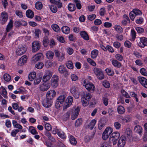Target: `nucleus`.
Masks as SVG:
<instances>
[{
	"label": "nucleus",
	"mask_w": 147,
	"mask_h": 147,
	"mask_svg": "<svg viewBox=\"0 0 147 147\" xmlns=\"http://www.w3.org/2000/svg\"><path fill=\"white\" fill-rule=\"evenodd\" d=\"M58 136L62 138H65L66 136L65 134L63 131H59L57 132Z\"/></svg>",
	"instance_id": "864d4df0"
},
{
	"label": "nucleus",
	"mask_w": 147,
	"mask_h": 147,
	"mask_svg": "<svg viewBox=\"0 0 147 147\" xmlns=\"http://www.w3.org/2000/svg\"><path fill=\"white\" fill-rule=\"evenodd\" d=\"M114 28L115 30L118 32L121 33L123 32V28L119 25H116L115 26Z\"/></svg>",
	"instance_id": "37998d69"
},
{
	"label": "nucleus",
	"mask_w": 147,
	"mask_h": 147,
	"mask_svg": "<svg viewBox=\"0 0 147 147\" xmlns=\"http://www.w3.org/2000/svg\"><path fill=\"white\" fill-rule=\"evenodd\" d=\"M42 78L39 77L37 78L36 80H34V83L35 85L38 84L40 82Z\"/></svg>",
	"instance_id": "338daca9"
},
{
	"label": "nucleus",
	"mask_w": 147,
	"mask_h": 147,
	"mask_svg": "<svg viewBox=\"0 0 147 147\" xmlns=\"http://www.w3.org/2000/svg\"><path fill=\"white\" fill-rule=\"evenodd\" d=\"M61 29L62 32L66 34H69L70 32L69 28L67 26L63 27Z\"/></svg>",
	"instance_id": "7c9ffc66"
},
{
	"label": "nucleus",
	"mask_w": 147,
	"mask_h": 147,
	"mask_svg": "<svg viewBox=\"0 0 147 147\" xmlns=\"http://www.w3.org/2000/svg\"><path fill=\"white\" fill-rule=\"evenodd\" d=\"M53 74V72L50 71H46L42 78L43 82H46L49 81L52 77Z\"/></svg>",
	"instance_id": "0eeeda50"
},
{
	"label": "nucleus",
	"mask_w": 147,
	"mask_h": 147,
	"mask_svg": "<svg viewBox=\"0 0 147 147\" xmlns=\"http://www.w3.org/2000/svg\"><path fill=\"white\" fill-rule=\"evenodd\" d=\"M93 71L96 76L102 71L101 68L96 67H95L94 68Z\"/></svg>",
	"instance_id": "79ce46f5"
},
{
	"label": "nucleus",
	"mask_w": 147,
	"mask_h": 147,
	"mask_svg": "<svg viewBox=\"0 0 147 147\" xmlns=\"http://www.w3.org/2000/svg\"><path fill=\"white\" fill-rule=\"evenodd\" d=\"M51 28L55 32H58L60 31V29L59 26L56 24H52L51 25Z\"/></svg>",
	"instance_id": "473e14b6"
},
{
	"label": "nucleus",
	"mask_w": 147,
	"mask_h": 147,
	"mask_svg": "<svg viewBox=\"0 0 147 147\" xmlns=\"http://www.w3.org/2000/svg\"><path fill=\"white\" fill-rule=\"evenodd\" d=\"M140 42L139 43L138 46L140 47L144 48L147 46V38L145 37H141L140 38Z\"/></svg>",
	"instance_id": "4468645a"
},
{
	"label": "nucleus",
	"mask_w": 147,
	"mask_h": 147,
	"mask_svg": "<svg viewBox=\"0 0 147 147\" xmlns=\"http://www.w3.org/2000/svg\"><path fill=\"white\" fill-rule=\"evenodd\" d=\"M27 57L24 55L22 57L19 59L18 61V64L19 66H22L24 65L26 62Z\"/></svg>",
	"instance_id": "a211bd4d"
},
{
	"label": "nucleus",
	"mask_w": 147,
	"mask_h": 147,
	"mask_svg": "<svg viewBox=\"0 0 147 147\" xmlns=\"http://www.w3.org/2000/svg\"><path fill=\"white\" fill-rule=\"evenodd\" d=\"M55 56L57 58L58 61L60 62H62L65 59V54L62 53H60L57 50H55L54 51Z\"/></svg>",
	"instance_id": "6e6552de"
},
{
	"label": "nucleus",
	"mask_w": 147,
	"mask_h": 147,
	"mask_svg": "<svg viewBox=\"0 0 147 147\" xmlns=\"http://www.w3.org/2000/svg\"><path fill=\"white\" fill-rule=\"evenodd\" d=\"M50 88V85L48 84L43 83L40 85V89L41 91H47Z\"/></svg>",
	"instance_id": "f3484780"
},
{
	"label": "nucleus",
	"mask_w": 147,
	"mask_h": 147,
	"mask_svg": "<svg viewBox=\"0 0 147 147\" xmlns=\"http://www.w3.org/2000/svg\"><path fill=\"white\" fill-rule=\"evenodd\" d=\"M66 69L65 67L63 65H61L58 68L59 72L61 74H62Z\"/></svg>",
	"instance_id": "58836bf2"
},
{
	"label": "nucleus",
	"mask_w": 147,
	"mask_h": 147,
	"mask_svg": "<svg viewBox=\"0 0 147 147\" xmlns=\"http://www.w3.org/2000/svg\"><path fill=\"white\" fill-rule=\"evenodd\" d=\"M36 77V74L35 72L31 73L29 75L28 79L30 81H32Z\"/></svg>",
	"instance_id": "c9c22d12"
},
{
	"label": "nucleus",
	"mask_w": 147,
	"mask_h": 147,
	"mask_svg": "<svg viewBox=\"0 0 147 147\" xmlns=\"http://www.w3.org/2000/svg\"><path fill=\"white\" fill-rule=\"evenodd\" d=\"M43 67V63L41 62H39L38 63L36 64L35 65V67L38 69H41Z\"/></svg>",
	"instance_id": "680f3d73"
},
{
	"label": "nucleus",
	"mask_w": 147,
	"mask_h": 147,
	"mask_svg": "<svg viewBox=\"0 0 147 147\" xmlns=\"http://www.w3.org/2000/svg\"><path fill=\"white\" fill-rule=\"evenodd\" d=\"M8 18V16L7 13L5 11L2 12L1 14V24H4L7 21Z\"/></svg>",
	"instance_id": "ddd939ff"
},
{
	"label": "nucleus",
	"mask_w": 147,
	"mask_h": 147,
	"mask_svg": "<svg viewBox=\"0 0 147 147\" xmlns=\"http://www.w3.org/2000/svg\"><path fill=\"white\" fill-rule=\"evenodd\" d=\"M96 76L99 80H102L104 78L105 76L103 71L97 74Z\"/></svg>",
	"instance_id": "de8ad7c7"
},
{
	"label": "nucleus",
	"mask_w": 147,
	"mask_h": 147,
	"mask_svg": "<svg viewBox=\"0 0 147 147\" xmlns=\"http://www.w3.org/2000/svg\"><path fill=\"white\" fill-rule=\"evenodd\" d=\"M68 9L71 11H73L76 9V7L75 5L71 3H69L68 7Z\"/></svg>",
	"instance_id": "4c0bfd02"
},
{
	"label": "nucleus",
	"mask_w": 147,
	"mask_h": 147,
	"mask_svg": "<svg viewBox=\"0 0 147 147\" xmlns=\"http://www.w3.org/2000/svg\"><path fill=\"white\" fill-rule=\"evenodd\" d=\"M66 98V96L64 95H61L58 98L55 103V106L57 109L62 106Z\"/></svg>",
	"instance_id": "7ed1b4c3"
},
{
	"label": "nucleus",
	"mask_w": 147,
	"mask_h": 147,
	"mask_svg": "<svg viewBox=\"0 0 147 147\" xmlns=\"http://www.w3.org/2000/svg\"><path fill=\"white\" fill-rule=\"evenodd\" d=\"M4 80L6 81L9 82L11 79V77L10 75L7 74H5L3 76Z\"/></svg>",
	"instance_id": "3c124183"
},
{
	"label": "nucleus",
	"mask_w": 147,
	"mask_h": 147,
	"mask_svg": "<svg viewBox=\"0 0 147 147\" xmlns=\"http://www.w3.org/2000/svg\"><path fill=\"white\" fill-rule=\"evenodd\" d=\"M34 127L32 126H30L29 128L30 131L31 133L33 135L37 134L38 133L36 131L34 128Z\"/></svg>",
	"instance_id": "5fc2aeb1"
},
{
	"label": "nucleus",
	"mask_w": 147,
	"mask_h": 147,
	"mask_svg": "<svg viewBox=\"0 0 147 147\" xmlns=\"http://www.w3.org/2000/svg\"><path fill=\"white\" fill-rule=\"evenodd\" d=\"M84 99L85 100H87L88 102L90 100L91 98V95L89 93L84 94Z\"/></svg>",
	"instance_id": "603ef678"
},
{
	"label": "nucleus",
	"mask_w": 147,
	"mask_h": 147,
	"mask_svg": "<svg viewBox=\"0 0 147 147\" xmlns=\"http://www.w3.org/2000/svg\"><path fill=\"white\" fill-rule=\"evenodd\" d=\"M132 11L135 14V16L141 15L142 14L141 11L139 9H134Z\"/></svg>",
	"instance_id": "c03bdc74"
},
{
	"label": "nucleus",
	"mask_w": 147,
	"mask_h": 147,
	"mask_svg": "<svg viewBox=\"0 0 147 147\" xmlns=\"http://www.w3.org/2000/svg\"><path fill=\"white\" fill-rule=\"evenodd\" d=\"M40 47V43L37 41H34L32 43V51L36 52L39 50Z\"/></svg>",
	"instance_id": "9d476101"
},
{
	"label": "nucleus",
	"mask_w": 147,
	"mask_h": 147,
	"mask_svg": "<svg viewBox=\"0 0 147 147\" xmlns=\"http://www.w3.org/2000/svg\"><path fill=\"white\" fill-rule=\"evenodd\" d=\"M49 6L52 12L55 13L57 12V9L56 6H55L53 5H49Z\"/></svg>",
	"instance_id": "a19ab883"
},
{
	"label": "nucleus",
	"mask_w": 147,
	"mask_h": 147,
	"mask_svg": "<svg viewBox=\"0 0 147 147\" xmlns=\"http://www.w3.org/2000/svg\"><path fill=\"white\" fill-rule=\"evenodd\" d=\"M80 108L79 107H73L71 109V118L72 120H74L76 119L79 113Z\"/></svg>",
	"instance_id": "f03ea898"
},
{
	"label": "nucleus",
	"mask_w": 147,
	"mask_h": 147,
	"mask_svg": "<svg viewBox=\"0 0 147 147\" xmlns=\"http://www.w3.org/2000/svg\"><path fill=\"white\" fill-rule=\"evenodd\" d=\"M70 111H68L65 113L63 116V119L64 120H67L70 116Z\"/></svg>",
	"instance_id": "a18cd8bd"
},
{
	"label": "nucleus",
	"mask_w": 147,
	"mask_h": 147,
	"mask_svg": "<svg viewBox=\"0 0 147 147\" xmlns=\"http://www.w3.org/2000/svg\"><path fill=\"white\" fill-rule=\"evenodd\" d=\"M70 92L73 95L78 98L79 97L78 89L76 86H72L70 89Z\"/></svg>",
	"instance_id": "f8f14e48"
},
{
	"label": "nucleus",
	"mask_w": 147,
	"mask_h": 147,
	"mask_svg": "<svg viewBox=\"0 0 147 147\" xmlns=\"http://www.w3.org/2000/svg\"><path fill=\"white\" fill-rule=\"evenodd\" d=\"M85 88L88 90H93L94 89V84L91 83L86 84L85 85Z\"/></svg>",
	"instance_id": "4be33fe9"
},
{
	"label": "nucleus",
	"mask_w": 147,
	"mask_h": 147,
	"mask_svg": "<svg viewBox=\"0 0 147 147\" xmlns=\"http://www.w3.org/2000/svg\"><path fill=\"white\" fill-rule=\"evenodd\" d=\"M71 78L73 81H76L78 79V76L74 74H71Z\"/></svg>",
	"instance_id": "69168bd1"
},
{
	"label": "nucleus",
	"mask_w": 147,
	"mask_h": 147,
	"mask_svg": "<svg viewBox=\"0 0 147 147\" xmlns=\"http://www.w3.org/2000/svg\"><path fill=\"white\" fill-rule=\"evenodd\" d=\"M73 97L72 96L68 97L63 107L64 110L67 109L71 105L73 101Z\"/></svg>",
	"instance_id": "1a4fd4ad"
},
{
	"label": "nucleus",
	"mask_w": 147,
	"mask_h": 147,
	"mask_svg": "<svg viewBox=\"0 0 147 147\" xmlns=\"http://www.w3.org/2000/svg\"><path fill=\"white\" fill-rule=\"evenodd\" d=\"M87 61L92 65L95 66L96 65V64L95 62L91 59L89 58L87 59Z\"/></svg>",
	"instance_id": "e2e57ef3"
},
{
	"label": "nucleus",
	"mask_w": 147,
	"mask_h": 147,
	"mask_svg": "<svg viewBox=\"0 0 147 147\" xmlns=\"http://www.w3.org/2000/svg\"><path fill=\"white\" fill-rule=\"evenodd\" d=\"M140 71L142 75L145 76H147V71L145 68H142L140 69Z\"/></svg>",
	"instance_id": "8fccbe9b"
},
{
	"label": "nucleus",
	"mask_w": 147,
	"mask_h": 147,
	"mask_svg": "<svg viewBox=\"0 0 147 147\" xmlns=\"http://www.w3.org/2000/svg\"><path fill=\"white\" fill-rule=\"evenodd\" d=\"M120 137V133L117 131L114 132L110 135L109 140L111 142H112L113 145H115L117 143V141Z\"/></svg>",
	"instance_id": "f257e3e1"
},
{
	"label": "nucleus",
	"mask_w": 147,
	"mask_h": 147,
	"mask_svg": "<svg viewBox=\"0 0 147 147\" xmlns=\"http://www.w3.org/2000/svg\"><path fill=\"white\" fill-rule=\"evenodd\" d=\"M42 4L40 2L38 1L35 3V8L38 10H41L42 8Z\"/></svg>",
	"instance_id": "f704fd0d"
},
{
	"label": "nucleus",
	"mask_w": 147,
	"mask_h": 147,
	"mask_svg": "<svg viewBox=\"0 0 147 147\" xmlns=\"http://www.w3.org/2000/svg\"><path fill=\"white\" fill-rule=\"evenodd\" d=\"M115 57L116 59L119 61H121L123 59L122 56L119 54H116Z\"/></svg>",
	"instance_id": "774afa93"
},
{
	"label": "nucleus",
	"mask_w": 147,
	"mask_h": 147,
	"mask_svg": "<svg viewBox=\"0 0 147 147\" xmlns=\"http://www.w3.org/2000/svg\"><path fill=\"white\" fill-rule=\"evenodd\" d=\"M56 92L54 90H50L48 91L46 94V98L48 99L52 100V99L55 96Z\"/></svg>",
	"instance_id": "9b49d317"
},
{
	"label": "nucleus",
	"mask_w": 147,
	"mask_h": 147,
	"mask_svg": "<svg viewBox=\"0 0 147 147\" xmlns=\"http://www.w3.org/2000/svg\"><path fill=\"white\" fill-rule=\"evenodd\" d=\"M19 131V130L18 129L13 130L11 133V135L13 137H15L16 134Z\"/></svg>",
	"instance_id": "bf43d9fd"
},
{
	"label": "nucleus",
	"mask_w": 147,
	"mask_h": 147,
	"mask_svg": "<svg viewBox=\"0 0 147 147\" xmlns=\"http://www.w3.org/2000/svg\"><path fill=\"white\" fill-rule=\"evenodd\" d=\"M112 64L115 67L120 68L121 66V63L117 60L114 59H112L111 60Z\"/></svg>",
	"instance_id": "aec40b11"
},
{
	"label": "nucleus",
	"mask_w": 147,
	"mask_h": 147,
	"mask_svg": "<svg viewBox=\"0 0 147 147\" xmlns=\"http://www.w3.org/2000/svg\"><path fill=\"white\" fill-rule=\"evenodd\" d=\"M52 103V100L48 99L46 98V99L44 100L42 102L43 105L45 107L49 108L50 107Z\"/></svg>",
	"instance_id": "2eb2a0df"
},
{
	"label": "nucleus",
	"mask_w": 147,
	"mask_h": 147,
	"mask_svg": "<svg viewBox=\"0 0 147 147\" xmlns=\"http://www.w3.org/2000/svg\"><path fill=\"white\" fill-rule=\"evenodd\" d=\"M113 132V129L110 127H107L102 134V138L104 140H106L109 137Z\"/></svg>",
	"instance_id": "20e7f679"
},
{
	"label": "nucleus",
	"mask_w": 147,
	"mask_h": 147,
	"mask_svg": "<svg viewBox=\"0 0 147 147\" xmlns=\"http://www.w3.org/2000/svg\"><path fill=\"white\" fill-rule=\"evenodd\" d=\"M114 126L116 129H119L121 127V124L118 122H115L114 123Z\"/></svg>",
	"instance_id": "4d7b16f0"
},
{
	"label": "nucleus",
	"mask_w": 147,
	"mask_h": 147,
	"mask_svg": "<svg viewBox=\"0 0 147 147\" xmlns=\"http://www.w3.org/2000/svg\"><path fill=\"white\" fill-rule=\"evenodd\" d=\"M129 17L131 20L132 21H133L134 20L136 16H135V14L132 11H131L129 13Z\"/></svg>",
	"instance_id": "0e129e2a"
},
{
	"label": "nucleus",
	"mask_w": 147,
	"mask_h": 147,
	"mask_svg": "<svg viewBox=\"0 0 147 147\" xmlns=\"http://www.w3.org/2000/svg\"><path fill=\"white\" fill-rule=\"evenodd\" d=\"M117 111L119 114H123L125 112L124 108L122 106H119L117 108Z\"/></svg>",
	"instance_id": "bb28decb"
},
{
	"label": "nucleus",
	"mask_w": 147,
	"mask_h": 147,
	"mask_svg": "<svg viewBox=\"0 0 147 147\" xmlns=\"http://www.w3.org/2000/svg\"><path fill=\"white\" fill-rule=\"evenodd\" d=\"M98 51L96 49H94L92 51L91 53V57L92 59L96 58L98 54Z\"/></svg>",
	"instance_id": "2f4dec72"
},
{
	"label": "nucleus",
	"mask_w": 147,
	"mask_h": 147,
	"mask_svg": "<svg viewBox=\"0 0 147 147\" xmlns=\"http://www.w3.org/2000/svg\"><path fill=\"white\" fill-rule=\"evenodd\" d=\"M26 15L28 18H32L34 17V13L32 10L28 9L26 11Z\"/></svg>",
	"instance_id": "cd10ccee"
},
{
	"label": "nucleus",
	"mask_w": 147,
	"mask_h": 147,
	"mask_svg": "<svg viewBox=\"0 0 147 147\" xmlns=\"http://www.w3.org/2000/svg\"><path fill=\"white\" fill-rule=\"evenodd\" d=\"M26 51V46L25 45H20L17 49L16 53L17 55L20 56L24 54Z\"/></svg>",
	"instance_id": "423d86ee"
},
{
	"label": "nucleus",
	"mask_w": 147,
	"mask_h": 147,
	"mask_svg": "<svg viewBox=\"0 0 147 147\" xmlns=\"http://www.w3.org/2000/svg\"><path fill=\"white\" fill-rule=\"evenodd\" d=\"M59 77L56 75H53L51 80V85L53 88H56L59 84Z\"/></svg>",
	"instance_id": "39448f33"
},
{
	"label": "nucleus",
	"mask_w": 147,
	"mask_h": 147,
	"mask_svg": "<svg viewBox=\"0 0 147 147\" xmlns=\"http://www.w3.org/2000/svg\"><path fill=\"white\" fill-rule=\"evenodd\" d=\"M105 71L107 74L110 76H113L114 74V71L111 68H107Z\"/></svg>",
	"instance_id": "72a5a7b5"
},
{
	"label": "nucleus",
	"mask_w": 147,
	"mask_h": 147,
	"mask_svg": "<svg viewBox=\"0 0 147 147\" xmlns=\"http://www.w3.org/2000/svg\"><path fill=\"white\" fill-rule=\"evenodd\" d=\"M126 133L128 138L130 139L132 136V132L130 128H127L126 129Z\"/></svg>",
	"instance_id": "c756f323"
},
{
	"label": "nucleus",
	"mask_w": 147,
	"mask_h": 147,
	"mask_svg": "<svg viewBox=\"0 0 147 147\" xmlns=\"http://www.w3.org/2000/svg\"><path fill=\"white\" fill-rule=\"evenodd\" d=\"M135 29L137 32L139 33H142L144 32V31L143 28L139 27H136Z\"/></svg>",
	"instance_id": "6e6d98bb"
},
{
	"label": "nucleus",
	"mask_w": 147,
	"mask_h": 147,
	"mask_svg": "<svg viewBox=\"0 0 147 147\" xmlns=\"http://www.w3.org/2000/svg\"><path fill=\"white\" fill-rule=\"evenodd\" d=\"M82 119L81 118L78 119L76 121L75 123V125L76 127H78L82 124Z\"/></svg>",
	"instance_id": "09e8293b"
},
{
	"label": "nucleus",
	"mask_w": 147,
	"mask_h": 147,
	"mask_svg": "<svg viewBox=\"0 0 147 147\" xmlns=\"http://www.w3.org/2000/svg\"><path fill=\"white\" fill-rule=\"evenodd\" d=\"M142 130L143 129L139 125L136 126L134 129V131L135 132L138 134L140 135H142Z\"/></svg>",
	"instance_id": "412c9836"
},
{
	"label": "nucleus",
	"mask_w": 147,
	"mask_h": 147,
	"mask_svg": "<svg viewBox=\"0 0 147 147\" xmlns=\"http://www.w3.org/2000/svg\"><path fill=\"white\" fill-rule=\"evenodd\" d=\"M138 80L141 84L145 88H147V79L144 77H139Z\"/></svg>",
	"instance_id": "dca6fc26"
},
{
	"label": "nucleus",
	"mask_w": 147,
	"mask_h": 147,
	"mask_svg": "<svg viewBox=\"0 0 147 147\" xmlns=\"http://www.w3.org/2000/svg\"><path fill=\"white\" fill-rule=\"evenodd\" d=\"M42 57L43 55L42 53L36 54L33 57V60L35 62L38 61L40 60Z\"/></svg>",
	"instance_id": "a878e982"
},
{
	"label": "nucleus",
	"mask_w": 147,
	"mask_h": 147,
	"mask_svg": "<svg viewBox=\"0 0 147 147\" xmlns=\"http://www.w3.org/2000/svg\"><path fill=\"white\" fill-rule=\"evenodd\" d=\"M66 65L67 67L69 69H71L74 67L73 63L71 61H68L66 63Z\"/></svg>",
	"instance_id": "ea45409f"
},
{
	"label": "nucleus",
	"mask_w": 147,
	"mask_h": 147,
	"mask_svg": "<svg viewBox=\"0 0 147 147\" xmlns=\"http://www.w3.org/2000/svg\"><path fill=\"white\" fill-rule=\"evenodd\" d=\"M54 55V53L51 51H47L46 53L47 58L50 60H51L53 58Z\"/></svg>",
	"instance_id": "5701e85b"
},
{
	"label": "nucleus",
	"mask_w": 147,
	"mask_h": 147,
	"mask_svg": "<svg viewBox=\"0 0 147 147\" xmlns=\"http://www.w3.org/2000/svg\"><path fill=\"white\" fill-rule=\"evenodd\" d=\"M80 34L81 37L86 40H89V37L88 35L85 31H82L80 32Z\"/></svg>",
	"instance_id": "b1692460"
},
{
	"label": "nucleus",
	"mask_w": 147,
	"mask_h": 147,
	"mask_svg": "<svg viewBox=\"0 0 147 147\" xmlns=\"http://www.w3.org/2000/svg\"><path fill=\"white\" fill-rule=\"evenodd\" d=\"M74 2L76 4L77 8L80 9L81 8L82 5L79 0H74Z\"/></svg>",
	"instance_id": "49530a36"
},
{
	"label": "nucleus",
	"mask_w": 147,
	"mask_h": 147,
	"mask_svg": "<svg viewBox=\"0 0 147 147\" xmlns=\"http://www.w3.org/2000/svg\"><path fill=\"white\" fill-rule=\"evenodd\" d=\"M13 22L12 20H11L8 23V24L7 26L6 29L7 32H9L12 28L13 27Z\"/></svg>",
	"instance_id": "393cba45"
},
{
	"label": "nucleus",
	"mask_w": 147,
	"mask_h": 147,
	"mask_svg": "<svg viewBox=\"0 0 147 147\" xmlns=\"http://www.w3.org/2000/svg\"><path fill=\"white\" fill-rule=\"evenodd\" d=\"M69 141L73 145H76L77 143L76 139L72 135L69 136Z\"/></svg>",
	"instance_id": "e433bc0d"
},
{
	"label": "nucleus",
	"mask_w": 147,
	"mask_h": 147,
	"mask_svg": "<svg viewBox=\"0 0 147 147\" xmlns=\"http://www.w3.org/2000/svg\"><path fill=\"white\" fill-rule=\"evenodd\" d=\"M103 85L105 88H108L110 87V84L109 82L105 81L102 83Z\"/></svg>",
	"instance_id": "052dcab7"
},
{
	"label": "nucleus",
	"mask_w": 147,
	"mask_h": 147,
	"mask_svg": "<svg viewBox=\"0 0 147 147\" xmlns=\"http://www.w3.org/2000/svg\"><path fill=\"white\" fill-rule=\"evenodd\" d=\"M45 128L47 131H50L52 129L51 125L49 123H47L45 124Z\"/></svg>",
	"instance_id": "13d9d810"
},
{
	"label": "nucleus",
	"mask_w": 147,
	"mask_h": 147,
	"mask_svg": "<svg viewBox=\"0 0 147 147\" xmlns=\"http://www.w3.org/2000/svg\"><path fill=\"white\" fill-rule=\"evenodd\" d=\"M96 123V121L95 120H92L88 125V128L90 129L91 130L94 127Z\"/></svg>",
	"instance_id": "c85d7f7f"
},
{
	"label": "nucleus",
	"mask_w": 147,
	"mask_h": 147,
	"mask_svg": "<svg viewBox=\"0 0 147 147\" xmlns=\"http://www.w3.org/2000/svg\"><path fill=\"white\" fill-rule=\"evenodd\" d=\"M125 144V140L123 138V137H121L119 139L118 143V147H123Z\"/></svg>",
	"instance_id": "6ab92c4d"
}]
</instances>
